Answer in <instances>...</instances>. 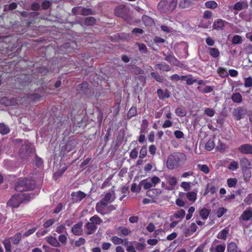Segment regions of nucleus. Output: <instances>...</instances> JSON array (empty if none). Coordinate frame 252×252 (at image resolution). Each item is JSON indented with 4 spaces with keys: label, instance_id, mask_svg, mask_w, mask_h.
I'll return each mask as SVG.
<instances>
[{
    "label": "nucleus",
    "instance_id": "nucleus-55",
    "mask_svg": "<svg viewBox=\"0 0 252 252\" xmlns=\"http://www.w3.org/2000/svg\"><path fill=\"white\" fill-rule=\"evenodd\" d=\"M11 240L10 238L6 239L2 242V244L4 245L5 250H11Z\"/></svg>",
    "mask_w": 252,
    "mask_h": 252
},
{
    "label": "nucleus",
    "instance_id": "nucleus-7",
    "mask_svg": "<svg viewBox=\"0 0 252 252\" xmlns=\"http://www.w3.org/2000/svg\"><path fill=\"white\" fill-rule=\"evenodd\" d=\"M130 244L133 245L128 246L126 248L127 252H136V250L141 251L144 250L146 248L145 243H141L136 241L130 242Z\"/></svg>",
    "mask_w": 252,
    "mask_h": 252
},
{
    "label": "nucleus",
    "instance_id": "nucleus-40",
    "mask_svg": "<svg viewBox=\"0 0 252 252\" xmlns=\"http://www.w3.org/2000/svg\"><path fill=\"white\" fill-rule=\"evenodd\" d=\"M198 169L203 173L207 174L210 172L209 167L206 164H198L197 165Z\"/></svg>",
    "mask_w": 252,
    "mask_h": 252
},
{
    "label": "nucleus",
    "instance_id": "nucleus-33",
    "mask_svg": "<svg viewBox=\"0 0 252 252\" xmlns=\"http://www.w3.org/2000/svg\"><path fill=\"white\" fill-rule=\"evenodd\" d=\"M156 66L160 70L169 71L171 70L170 66L166 63L157 64Z\"/></svg>",
    "mask_w": 252,
    "mask_h": 252
},
{
    "label": "nucleus",
    "instance_id": "nucleus-2",
    "mask_svg": "<svg viewBox=\"0 0 252 252\" xmlns=\"http://www.w3.org/2000/svg\"><path fill=\"white\" fill-rule=\"evenodd\" d=\"M35 187L34 180L27 178H20L15 184V190L18 192L27 191L33 189Z\"/></svg>",
    "mask_w": 252,
    "mask_h": 252
},
{
    "label": "nucleus",
    "instance_id": "nucleus-64",
    "mask_svg": "<svg viewBox=\"0 0 252 252\" xmlns=\"http://www.w3.org/2000/svg\"><path fill=\"white\" fill-rule=\"evenodd\" d=\"M244 202L247 205L252 204V193L248 194L247 197L244 199Z\"/></svg>",
    "mask_w": 252,
    "mask_h": 252
},
{
    "label": "nucleus",
    "instance_id": "nucleus-59",
    "mask_svg": "<svg viewBox=\"0 0 252 252\" xmlns=\"http://www.w3.org/2000/svg\"><path fill=\"white\" fill-rule=\"evenodd\" d=\"M215 113V110L212 108H206L204 110V114L209 117H213Z\"/></svg>",
    "mask_w": 252,
    "mask_h": 252
},
{
    "label": "nucleus",
    "instance_id": "nucleus-16",
    "mask_svg": "<svg viewBox=\"0 0 252 252\" xmlns=\"http://www.w3.org/2000/svg\"><path fill=\"white\" fill-rule=\"evenodd\" d=\"M71 196L75 202H80L85 198L86 194L81 191H79L77 192H73Z\"/></svg>",
    "mask_w": 252,
    "mask_h": 252
},
{
    "label": "nucleus",
    "instance_id": "nucleus-62",
    "mask_svg": "<svg viewBox=\"0 0 252 252\" xmlns=\"http://www.w3.org/2000/svg\"><path fill=\"white\" fill-rule=\"evenodd\" d=\"M52 5L51 2L47 0H44L41 4V7L43 9L47 10Z\"/></svg>",
    "mask_w": 252,
    "mask_h": 252
},
{
    "label": "nucleus",
    "instance_id": "nucleus-30",
    "mask_svg": "<svg viewBox=\"0 0 252 252\" xmlns=\"http://www.w3.org/2000/svg\"><path fill=\"white\" fill-rule=\"evenodd\" d=\"M180 80L186 81V83L189 85H192L194 83L197 82V80L192 78H189L187 75H183L180 76Z\"/></svg>",
    "mask_w": 252,
    "mask_h": 252
},
{
    "label": "nucleus",
    "instance_id": "nucleus-5",
    "mask_svg": "<svg viewBox=\"0 0 252 252\" xmlns=\"http://www.w3.org/2000/svg\"><path fill=\"white\" fill-rule=\"evenodd\" d=\"M114 199L112 198L111 193L107 192L104 196L98 202L95 206L96 211L99 214L103 215V210L107 206L108 204L112 202Z\"/></svg>",
    "mask_w": 252,
    "mask_h": 252
},
{
    "label": "nucleus",
    "instance_id": "nucleus-10",
    "mask_svg": "<svg viewBox=\"0 0 252 252\" xmlns=\"http://www.w3.org/2000/svg\"><path fill=\"white\" fill-rule=\"evenodd\" d=\"M252 218V208L249 207L245 210L239 217L240 220L248 221Z\"/></svg>",
    "mask_w": 252,
    "mask_h": 252
},
{
    "label": "nucleus",
    "instance_id": "nucleus-12",
    "mask_svg": "<svg viewBox=\"0 0 252 252\" xmlns=\"http://www.w3.org/2000/svg\"><path fill=\"white\" fill-rule=\"evenodd\" d=\"M249 5L247 1L240 0L236 2L233 5V9L237 11H241L244 9H247Z\"/></svg>",
    "mask_w": 252,
    "mask_h": 252
},
{
    "label": "nucleus",
    "instance_id": "nucleus-29",
    "mask_svg": "<svg viewBox=\"0 0 252 252\" xmlns=\"http://www.w3.org/2000/svg\"><path fill=\"white\" fill-rule=\"evenodd\" d=\"M210 212V209H208L207 208H203L202 209H201L199 212V215L202 220H206L209 216Z\"/></svg>",
    "mask_w": 252,
    "mask_h": 252
},
{
    "label": "nucleus",
    "instance_id": "nucleus-56",
    "mask_svg": "<svg viewBox=\"0 0 252 252\" xmlns=\"http://www.w3.org/2000/svg\"><path fill=\"white\" fill-rule=\"evenodd\" d=\"M136 45L139 47V50L141 53H146L147 52V47L144 44L137 42Z\"/></svg>",
    "mask_w": 252,
    "mask_h": 252
},
{
    "label": "nucleus",
    "instance_id": "nucleus-25",
    "mask_svg": "<svg viewBox=\"0 0 252 252\" xmlns=\"http://www.w3.org/2000/svg\"><path fill=\"white\" fill-rule=\"evenodd\" d=\"M229 228L227 227L221 230L217 235V238L220 239L225 240L229 233Z\"/></svg>",
    "mask_w": 252,
    "mask_h": 252
},
{
    "label": "nucleus",
    "instance_id": "nucleus-38",
    "mask_svg": "<svg viewBox=\"0 0 252 252\" xmlns=\"http://www.w3.org/2000/svg\"><path fill=\"white\" fill-rule=\"evenodd\" d=\"M205 6L207 8L214 9L218 7V3L215 1L210 0L205 2Z\"/></svg>",
    "mask_w": 252,
    "mask_h": 252
},
{
    "label": "nucleus",
    "instance_id": "nucleus-19",
    "mask_svg": "<svg viewBox=\"0 0 252 252\" xmlns=\"http://www.w3.org/2000/svg\"><path fill=\"white\" fill-rule=\"evenodd\" d=\"M76 89L78 91L86 94L89 90V84L87 82H84L78 84L76 87Z\"/></svg>",
    "mask_w": 252,
    "mask_h": 252
},
{
    "label": "nucleus",
    "instance_id": "nucleus-53",
    "mask_svg": "<svg viewBox=\"0 0 252 252\" xmlns=\"http://www.w3.org/2000/svg\"><path fill=\"white\" fill-rule=\"evenodd\" d=\"M191 183L183 182L181 183V187L184 189L186 191H189L191 189Z\"/></svg>",
    "mask_w": 252,
    "mask_h": 252
},
{
    "label": "nucleus",
    "instance_id": "nucleus-34",
    "mask_svg": "<svg viewBox=\"0 0 252 252\" xmlns=\"http://www.w3.org/2000/svg\"><path fill=\"white\" fill-rule=\"evenodd\" d=\"M90 221L95 225L100 224L103 221L97 215H94L90 219Z\"/></svg>",
    "mask_w": 252,
    "mask_h": 252
},
{
    "label": "nucleus",
    "instance_id": "nucleus-41",
    "mask_svg": "<svg viewBox=\"0 0 252 252\" xmlns=\"http://www.w3.org/2000/svg\"><path fill=\"white\" fill-rule=\"evenodd\" d=\"M215 147V143L213 140H209L207 143L205 144V148L206 150L208 151H211Z\"/></svg>",
    "mask_w": 252,
    "mask_h": 252
},
{
    "label": "nucleus",
    "instance_id": "nucleus-26",
    "mask_svg": "<svg viewBox=\"0 0 252 252\" xmlns=\"http://www.w3.org/2000/svg\"><path fill=\"white\" fill-rule=\"evenodd\" d=\"M231 100L234 103H241L243 101L242 96L239 93H233L231 97Z\"/></svg>",
    "mask_w": 252,
    "mask_h": 252
},
{
    "label": "nucleus",
    "instance_id": "nucleus-61",
    "mask_svg": "<svg viewBox=\"0 0 252 252\" xmlns=\"http://www.w3.org/2000/svg\"><path fill=\"white\" fill-rule=\"evenodd\" d=\"M226 145L224 143L220 142H219V144L217 147V150L221 153H224L226 150Z\"/></svg>",
    "mask_w": 252,
    "mask_h": 252
},
{
    "label": "nucleus",
    "instance_id": "nucleus-39",
    "mask_svg": "<svg viewBox=\"0 0 252 252\" xmlns=\"http://www.w3.org/2000/svg\"><path fill=\"white\" fill-rule=\"evenodd\" d=\"M217 73L222 78L226 77L228 75L226 69L225 68L219 67L217 69Z\"/></svg>",
    "mask_w": 252,
    "mask_h": 252
},
{
    "label": "nucleus",
    "instance_id": "nucleus-51",
    "mask_svg": "<svg viewBox=\"0 0 252 252\" xmlns=\"http://www.w3.org/2000/svg\"><path fill=\"white\" fill-rule=\"evenodd\" d=\"M238 167L239 165L238 162L236 161L233 160L229 164L228 166V169L232 171H235L237 170Z\"/></svg>",
    "mask_w": 252,
    "mask_h": 252
},
{
    "label": "nucleus",
    "instance_id": "nucleus-15",
    "mask_svg": "<svg viewBox=\"0 0 252 252\" xmlns=\"http://www.w3.org/2000/svg\"><path fill=\"white\" fill-rule=\"evenodd\" d=\"M82 222H79L73 226L71 231L73 234L77 236L81 235L83 232Z\"/></svg>",
    "mask_w": 252,
    "mask_h": 252
},
{
    "label": "nucleus",
    "instance_id": "nucleus-37",
    "mask_svg": "<svg viewBox=\"0 0 252 252\" xmlns=\"http://www.w3.org/2000/svg\"><path fill=\"white\" fill-rule=\"evenodd\" d=\"M137 114V108L136 107H131L129 110L127 117L128 119H131L132 117L136 116Z\"/></svg>",
    "mask_w": 252,
    "mask_h": 252
},
{
    "label": "nucleus",
    "instance_id": "nucleus-32",
    "mask_svg": "<svg viewBox=\"0 0 252 252\" xmlns=\"http://www.w3.org/2000/svg\"><path fill=\"white\" fill-rule=\"evenodd\" d=\"M10 131L9 127L8 126L3 123H0V133L2 135H5Z\"/></svg>",
    "mask_w": 252,
    "mask_h": 252
},
{
    "label": "nucleus",
    "instance_id": "nucleus-43",
    "mask_svg": "<svg viewBox=\"0 0 252 252\" xmlns=\"http://www.w3.org/2000/svg\"><path fill=\"white\" fill-rule=\"evenodd\" d=\"M151 75L157 82H159V83L163 82V77L160 76L158 73L152 72L151 73Z\"/></svg>",
    "mask_w": 252,
    "mask_h": 252
},
{
    "label": "nucleus",
    "instance_id": "nucleus-44",
    "mask_svg": "<svg viewBox=\"0 0 252 252\" xmlns=\"http://www.w3.org/2000/svg\"><path fill=\"white\" fill-rule=\"evenodd\" d=\"M242 42V39L240 35H234L232 38V43L234 45L240 44Z\"/></svg>",
    "mask_w": 252,
    "mask_h": 252
},
{
    "label": "nucleus",
    "instance_id": "nucleus-21",
    "mask_svg": "<svg viewBox=\"0 0 252 252\" xmlns=\"http://www.w3.org/2000/svg\"><path fill=\"white\" fill-rule=\"evenodd\" d=\"M43 95H41L37 93L29 94L27 96V98L30 101L34 102H36L40 101L43 98Z\"/></svg>",
    "mask_w": 252,
    "mask_h": 252
},
{
    "label": "nucleus",
    "instance_id": "nucleus-8",
    "mask_svg": "<svg viewBox=\"0 0 252 252\" xmlns=\"http://www.w3.org/2000/svg\"><path fill=\"white\" fill-rule=\"evenodd\" d=\"M164 56L165 57L164 60L170 64L178 67L182 66L180 62L173 55L164 54Z\"/></svg>",
    "mask_w": 252,
    "mask_h": 252
},
{
    "label": "nucleus",
    "instance_id": "nucleus-57",
    "mask_svg": "<svg viewBox=\"0 0 252 252\" xmlns=\"http://www.w3.org/2000/svg\"><path fill=\"white\" fill-rule=\"evenodd\" d=\"M80 14L82 15L86 16L93 14V12L92 10L90 8H83L81 10Z\"/></svg>",
    "mask_w": 252,
    "mask_h": 252
},
{
    "label": "nucleus",
    "instance_id": "nucleus-54",
    "mask_svg": "<svg viewBox=\"0 0 252 252\" xmlns=\"http://www.w3.org/2000/svg\"><path fill=\"white\" fill-rule=\"evenodd\" d=\"M141 183L142 184L143 188L145 189H150L152 187H153V185L151 182H149L147 181V180H144L141 181Z\"/></svg>",
    "mask_w": 252,
    "mask_h": 252
},
{
    "label": "nucleus",
    "instance_id": "nucleus-4",
    "mask_svg": "<svg viewBox=\"0 0 252 252\" xmlns=\"http://www.w3.org/2000/svg\"><path fill=\"white\" fill-rule=\"evenodd\" d=\"M31 199L29 193H18L13 195L12 197L8 201V206L13 208H18L22 203L29 202Z\"/></svg>",
    "mask_w": 252,
    "mask_h": 252
},
{
    "label": "nucleus",
    "instance_id": "nucleus-1",
    "mask_svg": "<svg viewBox=\"0 0 252 252\" xmlns=\"http://www.w3.org/2000/svg\"><path fill=\"white\" fill-rule=\"evenodd\" d=\"M187 160L186 155L182 153L177 152L169 155L166 161V167L172 170L184 164Z\"/></svg>",
    "mask_w": 252,
    "mask_h": 252
},
{
    "label": "nucleus",
    "instance_id": "nucleus-22",
    "mask_svg": "<svg viewBox=\"0 0 252 252\" xmlns=\"http://www.w3.org/2000/svg\"><path fill=\"white\" fill-rule=\"evenodd\" d=\"M207 52L213 58H218L220 55V52L217 48L209 47L207 49Z\"/></svg>",
    "mask_w": 252,
    "mask_h": 252
},
{
    "label": "nucleus",
    "instance_id": "nucleus-9",
    "mask_svg": "<svg viewBox=\"0 0 252 252\" xmlns=\"http://www.w3.org/2000/svg\"><path fill=\"white\" fill-rule=\"evenodd\" d=\"M239 164L242 170L251 169L252 165L251 160L246 157H242L240 159Z\"/></svg>",
    "mask_w": 252,
    "mask_h": 252
},
{
    "label": "nucleus",
    "instance_id": "nucleus-35",
    "mask_svg": "<svg viewBox=\"0 0 252 252\" xmlns=\"http://www.w3.org/2000/svg\"><path fill=\"white\" fill-rule=\"evenodd\" d=\"M96 22V19L93 17H88L85 19L84 24L86 26H94Z\"/></svg>",
    "mask_w": 252,
    "mask_h": 252
},
{
    "label": "nucleus",
    "instance_id": "nucleus-63",
    "mask_svg": "<svg viewBox=\"0 0 252 252\" xmlns=\"http://www.w3.org/2000/svg\"><path fill=\"white\" fill-rule=\"evenodd\" d=\"M150 180L153 187H155L160 181L159 178L156 176L152 177Z\"/></svg>",
    "mask_w": 252,
    "mask_h": 252
},
{
    "label": "nucleus",
    "instance_id": "nucleus-49",
    "mask_svg": "<svg viewBox=\"0 0 252 252\" xmlns=\"http://www.w3.org/2000/svg\"><path fill=\"white\" fill-rule=\"evenodd\" d=\"M227 211V209L224 207L219 208L216 212V215L218 218H220Z\"/></svg>",
    "mask_w": 252,
    "mask_h": 252
},
{
    "label": "nucleus",
    "instance_id": "nucleus-58",
    "mask_svg": "<svg viewBox=\"0 0 252 252\" xmlns=\"http://www.w3.org/2000/svg\"><path fill=\"white\" fill-rule=\"evenodd\" d=\"M56 232L59 234L65 232L67 234L66 227L64 224H60L56 229Z\"/></svg>",
    "mask_w": 252,
    "mask_h": 252
},
{
    "label": "nucleus",
    "instance_id": "nucleus-60",
    "mask_svg": "<svg viewBox=\"0 0 252 252\" xmlns=\"http://www.w3.org/2000/svg\"><path fill=\"white\" fill-rule=\"evenodd\" d=\"M244 86L247 88L252 87V78L251 77L244 79Z\"/></svg>",
    "mask_w": 252,
    "mask_h": 252
},
{
    "label": "nucleus",
    "instance_id": "nucleus-52",
    "mask_svg": "<svg viewBox=\"0 0 252 252\" xmlns=\"http://www.w3.org/2000/svg\"><path fill=\"white\" fill-rule=\"evenodd\" d=\"M111 241L114 245H117L123 244V239L118 237L117 236H113L111 238Z\"/></svg>",
    "mask_w": 252,
    "mask_h": 252
},
{
    "label": "nucleus",
    "instance_id": "nucleus-28",
    "mask_svg": "<svg viewBox=\"0 0 252 252\" xmlns=\"http://www.w3.org/2000/svg\"><path fill=\"white\" fill-rule=\"evenodd\" d=\"M22 237V235L21 233L18 232L16 233L14 236L10 237V239L11 240V242L14 245H17L20 243V241L21 240Z\"/></svg>",
    "mask_w": 252,
    "mask_h": 252
},
{
    "label": "nucleus",
    "instance_id": "nucleus-42",
    "mask_svg": "<svg viewBox=\"0 0 252 252\" xmlns=\"http://www.w3.org/2000/svg\"><path fill=\"white\" fill-rule=\"evenodd\" d=\"M244 180L246 182H248L251 177H252L251 172L250 169L246 170H242Z\"/></svg>",
    "mask_w": 252,
    "mask_h": 252
},
{
    "label": "nucleus",
    "instance_id": "nucleus-24",
    "mask_svg": "<svg viewBox=\"0 0 252 252\" xmlns=\"http://www.w3.org/2000/svg\"><path fill=\"white\" fill-rule=\"evenodd\" d=\"M46 240L49 244L53 247H59L60 246V244L57 239L52 236L46 237Z\"/></svg>",
    "mask_w": 252,
    "mask_h": 252
},
{
    "label": "nucleus",
    "instance_id": "nucleus-14",
    "mask_svg": "<svg viewBox=\"0 0 252 252\" xmlns=\"http://www.w3.org/2000/svg\"><path fill=\"white\" fill-rule=\"evenodd\" d=\"M117 231L120 236H127L131 233V231L128 228L123 226L118 227Z\"/></svg>",
    "mask_w": 252,
    "mask_h": 252
},
{
    "label": "nucleus",
    "instance_id": "nucleus-3",
    "mask_svg": "<svg viewBox=\"0 0 252 252\" xmlns=\"http://www.w3.org/2000/svg\"><path fill=\"white\" fill-rule=\"evenodd\" d=\"M177 3V0H161L157 8L160 13L170 14L175 10Z\"/></svg>",
    "mask_w": 252,
    "mask_h": 252
},
{
    "label": "nucleus",
    "instance_id": "nucleus-46",
    "mask_svg": "<svg viewBox=\"0 0 252 252\" xmlns=\"http://www.w3.org/2000/svg\"><path fill=\"white\" fill-rule=\"evenodd\" d=\"M237 183L236 178H229L227 180V186L229 188L235 187Z\"/></svg>",
    "mask_w": 252,
    "mask_h": 252
},
{
    "label": "nucleus",
    "instance_id": "nucleus-31",
    "mask_svg": "<svg viewBox=\"0 0 252 252\" xmlns=\"http://www.w3.org/2000/svg\"><path fill=\"white\" fill-rule=\"evenodd\" d=\"M197 89L202 93L208 94L213 91L214 87L213 86H206L204 88H202L201 87L198 86Z\"/></svg>",
    "mask_w": 252,
    "mask_h": 252
},
{
    "label": "nucleus",
    "instance_id": "nucleus-6",
    "mask_svg": "<svg viewBox=\"0 0 252 252\" xmlns=\"http://www.w3.org/2000/svg\"><path fill=\"white\" fill-rule=\"evenodd\" d=\"M115 15L123 18L126 21L129 22L131 20L129 9L125 5H120L116 7L114 11Z\"/></svg>",
    "mask_w": 252,
    "mask_h": 252
},
{
    "label": "nucleus",
    "instance_id": "nucleus-27",
    "mask_svg": "<svg viewBox=\"0 0 252 252\" xmlns=\"http://www.w3.org/2000/svg\"><path fill=\"white\" fill-rule=\"evenodd\" d=\"M142 20L146 26H152L155 23L151 17L147 15H143L142 17Z\"/></svg>",
    "mask_w": 252,
    "mask_h": 252
},
{
    "label": "nucleus",
    "instance_id": "nucleus-11",
    "mask_svg": "<svg viewBox=\"0 0 252 252\" xmlns=\"http://www.w3.org/2000/svg\"><path fill=\"white\" fill-rule=\"evenodd\" d=\"M161 193V190L158 189H152L148 190L146 192V195L153 200L157 198Z\"/></svg>",
    "mask_w": 252,
    "mask_h": 252
},
{
    "label": "nucleus",
    "instance_id": "nucleus-48",
    "mask_svg": "<svg viewBox=\"0 0 252 252\" xmlns=\"http://www.w3.org/2000/svg\"><path fill=\"white\" fill-rule=\"evenodd\" d=\"M175 113L178 116L180 117H184L186 115V111L180 107H178L176 109Z\"/></svg>",
    "mask_w": 252,
    "mask_h": 252
},
{
    "label": "nucleus",
    "instance_id": "nucleus-13",
    "mask_svg": "<svg viewBox=\"0 0 252 252\" xmlns=\"http://www.w3.org/2000/svg\"><path fill=\"white\" fill-rule=\"evenodd\" d=\"M226 23L227 22L226 21L218 19L215 21L213 27L215 30L217 31L222 30L224 28V24Z\"/></svg>",
    "mask_w": 252,
    "mask_h": 252
},
{
    "label": "nucleus",
    "instance_id": "nucleus-18",
    "mask_svg": "<svg viewBox=\"0 0 252 252\" xmlns=\"http://www.w3.org/2000/svg\"><path fill=\"white\" fill-rule=\"evenodd\" d=\"M85 227L87 229V234L88 235L93 234L97 228V226L95 225L91 221L86 223L85 225Z\"/></svg>",
    "mask_w": 252,
    "mask_h": 252
},
{
    "label": "nucleus",
    "instance_id": "nucleus-36",
    "mask_svg": "<svg viewBox=\"0 0 252 252\" xmlns=\"http://www.w3.org/2000/svg\"><path fill=\"white\" fill-rule=\"evenodd\" d=\"M186 196L189 201L194 202L197 199V194L193 191H188L186 194Z\"/></svg>",
    "mask_w": 252,
    "mask_h": 252
},
{
    "label": "nucleus",
    "instance_id": "nucleus-50",
    "mask_svg": "<svg viewBox=\"0 0 252 252\" xmlns=\"http://www.w3.org/2000/svg\"><path fill=\"white\" fill-rule=\"evenodd\" d=\"M186 214L185 211L183 209H180L176 212L174 215V217L177 219H182L184 218Z\"/></svg>",
    "mask_w": 252,
    "mask_h": 252
},
{
    "label": "nucleus",
    "instance_id": "nucleus-17",
    "mask_svg": "<svg viewBox=\"0 0 252 252\" xmlns=\"http://www.w3.org/2000/svg\"><path fill=\"white\" fill-rule=\"evenodd\" d=\"M157 94L159 98L161 100L168 98L170 96V93L167 89L163 91L161 89H158L157 90Z\"/></svg>",
    "mask_w": 252,
    "mask_h": 252
},
{
    "label": "nucleus",
    "instance_id": "nucleus-23",
    "mask_svg": "<svg viewBox=\"0 0 252 252\" xmlns=\"http://www.w3.org/2000/svg\"><path fill=\"white\" fill-rule=\"evenodd\" d=\"M192 4L191 0H180L179 2V7L181 9L189 8Z\"/></svg>",
    "mask_w": 252,
    "mask_h": 252
},
{
    "label": "nucleus",
    "instance_id": "nucleus-20",
    "mask_svg": "<svg viewBox=\"0 0 252 252\" xmlns=\"http://www.w3.org/2000/svg\"><path fill=\"white\" fill-rule=\"evenodd\" d=\"M227 252H242L237 245L233 242L229 243L227 247Z\"/></svg>",
    "mask_w": 252,
    "mask_h": 252
},
{
    "label": "nucleus",
    "instance_id": "nucleus-45",
    "mask_svg": "<svg viewBox=\"0 0 252 252\" xmlns=\"http://www.w3.org/2000/svg\"><path fill=\"white\" fill-rule=\"evenodd\" d=\"M58 220L55 219H51L45 221L43 224L44 228H47L51 226Z\"/></svg>",
    "mask_w": 252,
    "mask_h": 252
},
{
    "label": "nucleus",
    "instance_id": "nucleus-47",
    "mask_svg": "<svg viewBox=\"0 0 252 252\" xmlns=\"http://www.w3.org/2000/svg\"><path fill=\"white\" fill-rule=\"evenodd\" d=\"M147 154V148L146 146H143L140 151L139 158L142 159L145 158Z\"/></svg>",
    "mask_w": 252,
    "mask_h": 252
}]
</instances>
